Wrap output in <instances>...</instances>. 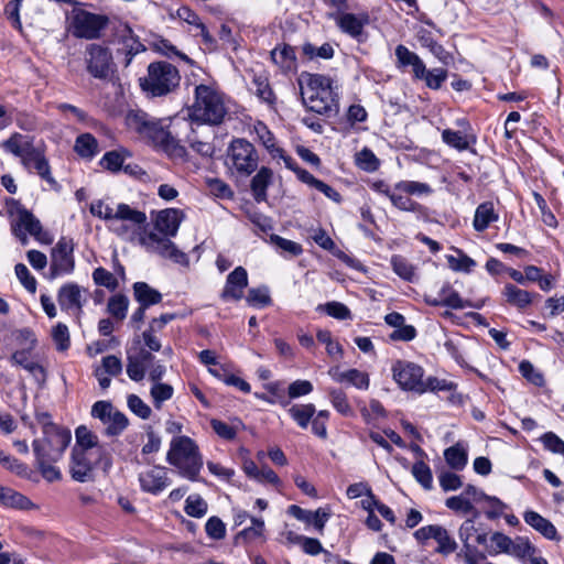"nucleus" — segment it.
<instances>
[{
  "label": "nucleus",
  "instance_id": "28",
  "mask_svg": "<svg viewBox=\"0 0 564 564\" xmlns=\"http://www.w3.org/2000/svg\"><path fill=\"white\" fill-rule=\"evenodd\" d=\"M502 295L505 296L508 304L516 306L519 310H525L532 304L535 297L540 296L536 293H531L529 291L519 289L512 283H507L505 285Z\"/></svg>",
  "mask_w": 564,
  "mask_h": 564
},
{
  "label": "nucleus",
  "instance_id": "32",
  "mask_svg": "<svg viewBox=\"0 0 564 564\" xmlns=\"http://www.w3.org/2000/svg\"><path fill=\"white\" fill-rule=\"evenodd\" d=\"M498 218L499 216L495 212L494 203L484 202L479 204L475 210L473 227L476 231L482 232L489 227L491 223L497 221Z\"/></svg>",
  "mask_w": 564,
  "mask_h": 564
},
{
  "label": "nucleus",
  "instance_id": "14",
  "mask_svg": "<svg viewBox=\"0 0 564 564\" xmlns=\"http://www.w3.org/2000/svg\"><path fill=\"white\" fill-rule=\"evenodd\" d=\"M326 94L314 93L303 100L308 110L326 117L336 116L339 112L338 87L327 89Z\"/></svg>",
  "mask_w": 564,
  "mask_h": 564
},
{
  "label": "nucleus",
  "instance_id": "4",
  "mask_svg": "<svg viewBox=\"0 0 564 564\" xmlns=\"http://www.w3.org/2000/svg\"><path fill=\"white\" fill-rule=\"evenodd\" d=\"M226 115V108L220 95L210 86L200 84L195 88V101L189 117L193 121L208 124H219Z\"/></svg>",
  "mask_w": 564,
  "mask_h": 564
},
{
  "label": "nucleus",
  "instance_id": "43",
  "mask_svg": "<svg viewBox=\"0 0 564 564\" xmlns=\"http://www.w3.org/2000/svg\"><path fill=\"white\" fill-rule=\"evenodd\" d=\"M391 265L395 274L401 279L412 282L415 278L414 265L403 256L394 254L391 258Z\"/></svg>",
  "mask_w": 564,
  "mask_h": 564
},
{
  "label": "nucleus",
  "instance_id": "23",
  "mask_svg": "<svg viewBox=\"0 0 564 564\" xmlns=\"http://www.w3.org/2000/svg\"><path fill=\"white\" fill-rule=\"evenodd\" d=\"M288 513L293 516L295 519L303 521L307 524H313L314 528L322 533L327 520L329 519V512H326L322 508L316 511L305 510L296 505H291L288 509Z\"/></svg>",
  "mask_w": 564,
  "mask_h": 564
},
{
  "label": "nucleus",
  "instance_id": "24",
  "mask_svg": "<svg viewBox=\"0 0 564 564\" xmlns=\"http://www.w3.org/2000/svg\"><path fill=\"white\" fill-rule=\"evenodd\" d=\"M425 303L435 307L446 306L453 310H463L465 307H474L479 310L484 306V301L471 303L470 301L463 300L457 291H449V294L446 297L427 294L425 295Z\"/></svg>",
  "mask_w": 564,
  "mask_h": 564
},
{
  "label": "nucleus",
  "instance_id": "42",
  "mask_svg": "<svg viewBox=\"0 0 564 564\" xmlns=\"http://www.w3.org/2000/svg\"><path fill=\"white\" fill-rule=\"evenodd\" d=\"M130 155V152L124 149L112 150L104 154L100 165L110 172H119L122 169L124 159Z\"/></svg>",
  "mask_w": 564,
  "mask_h": 564
},
{
  "label": "nucleus",
  "instance_id": "21",
  "mask_svg": "<svg viewBox=\"0 0 564 564\" xmlns=\"http://www.w3.org/2000/svg\"><path fill=\"white\" fill-rule=\"evenodd\" d=\"M57 302L63 311L82 312L85 299H83L80 286L74 282L65 283L58 290Z\"/></svg>",
  "mask_w": 564,
  "mask_h": 564
},
{
  "label": "nucleus",
  "instance_id": "51",
  "mask_svg": "<svg viewBox=\"0 0 564 564\" xmlns=\"http://www.w3.org/2000/svg\"><path fill=\"white\" fill-rule=\"evenodd\" d=\"M59 459H51L45 457L43 459H35L39 471L48 482H53L62 478L61 470L54 466V464Z\"/></svg>",
  "mask_w": 564,
  "mask_h": 564
},
{
  "label": "nucleus",
  "instance_id": "47",
  "mask_svg": "<svg viewBox=\"0 0 564 564\" xmlns=\"http://www.w3.org/2000/svg\"><path fill=\"white\" fill-rule=\"evenodd\" d=\"M454 250L458 257L446 256L449 268L454 271H463L469 273L476 267V261L464 253L460 249L454 248Z\"/></svg>",
  "mask_w": 564,
  "mask_h": 564
},
{
  "label": "nucleus",
  "instance_id": "57",
  "mask_svg": "<svg viewBox=\"0 0 564 564\" xmlns=\"http://www.w3.org/2000/svg\"><path fill=\"white\" fill-rule=\"evenodd\" d=\"M412 474L417 482L425 489L432 488L433 476L431 468L423 460H419L412 466Z\"/></svg>",
  "mask_w": 564,
  "mask_h": 564
},
{
  "label": "nucleus",
  "instance_id": "63",
  "mask_svg": "<svg viewBox=\"0 0 564 564\" xmlns=\"http://www.w3.org/2000/svg\"><path fill=\"white\" fill-rule=\"evenodd\" d=\"M446 79L447 69L442 67L427 69L425 77L423 78L426 87L433 90L440 89Z\"/></svg>",
  "mask_w": 564,
  "mask_h": 564
},
{
  "label": "nucleus",
  "instance_id": "61",
  "mask_svg": "<svg viewBox=\"0 0 564 564\" xmlns=\"http://www.w3.org/2000/svg\"><path fill=\"white\" fill-rule=\"evenodd\" d=\"M434 540L438 543L436 552L443 555H448L457 549V543L449 536L447 530L443 527L440 528V534L436 533Z\"/></svg>",
  "mask_w": 564,
  "mask_h": 564
},
{
  "label": "nucleus",
  "instance_id": "31",
  "mask_svg": "<svg viewBox=\"0 0 564 564\" xmlns=\"http://www.w3.org/2000/svg\"><path fill=\"white\" fill-rule=\"evenodd\" d=\"M29 354L26 349L17 350L11 356V362L23 367L37 383L42 384L46 380V371L40 364L29 360Z\"/></svg>",
  "mask_w": 564,
  "mask_h": 564
},
{
  "label": "nucleus",
  "instance_id": "15",
  "mask_svg": "<svg viewBox=\"0 0 564 564\" xmlns=\"http://www.w3.org/2000/svg\"><path fill=\"white\" fill-rule=\"evenodd\" d=\"M329 18L335 21L336 25L343 33L351 36L352 39H359L364 33L365 26L370 22L368 12H361L358 14L336 12L330 13Z\"/></svg>",
  "mask_w": 564,
  "mask_h": 564
},
{
  "label": "nucleus",
  "instance_id": "5",
  "mask_svg": "<svg viewBox=\"0 0 564 564\" xmlns=\"http://www.w3.org/2000/svg\"><path fill=\"white\" fill-rule=\"evenodd\" d=\"M109 22V18L105 14L83 9L74 10L70 23L72 34L76 39L98 40Z\"/></svg>",
  "mask_w": 564,
  "mask_h": 564
},
{
  "label": "nucleus",
  "instance_id": "22",
  "mask_svg": "<svg viewBox=\"0 0 564 564\" xmlns=\"http://www.w3.org/2000/svg\"><path fill=\"white\" fill-rule=\"evenodd\" d=\"M112 30L118 41L127 47V55L129 56L127 64H129L137 53L144 50V46L139 41L138 36L134 35L128 23L118 21L116 24H113Z\"/></svg>",
  "mask_w": 564,
  "mask_h": 564
},
{
  "label": "nucleus",
  "instance_id": "3",
  "mask_svg": "<svg viewBox=\"0 0 564 564\" xmlns=\"http://www.w3.org/2000/svg\"><path fill=\"white\" fill-rule=\"evenodd\" d=\"M180 80V72L174 65L159 61L149 64L147 76L140 78V87L150 97H162L174 91Z\"/></svg>",
  "mask_w": 564,
  "mask_h": 564
},
{
  "label": "nucleus",
  "instance_id": "41",
  "mask_svg": "<svg viewBox=\"0 0 564 564\" xmlns=\"http://www.w3.org/2000/svg\"><path fill=\"white\" fill-rule=\"evenodd\" d=\"M290 416L302 429H306L316 413L315 405L308 404H294L288 410Z\"/></svg>",
  "mask_w": 564,
  "mask_h": 564
},
{
  "label": "nucleus",
  "instance_id": "62",
  "mask_svg": "<svg viewBox=\"0 0 564 564\" xmlns=\"http://www.w3.org/2000/svg\"><path fill=\"white\" fill-rule=\"evenodd\" d=\"M93 280L95 284L105 286L110 291H115L118 288V281L116 276L102 267L94 270Z\"/></svg>",
  "mask_w": 564,
  "mask_h": 564
},
{
  "label": "nucleus",
  "instance_id": "40",
  "mask_svg": "<svg viewBox=\"0 0 564 564\" xmlns=\"http://www.w3.org/2000/svg\"><path fill=\"white\" fill-rule=\"evenodd\" d=\"M74 149L86 159H93L98 153V142L91 133H83L76 138Z\"/></svg>",
  "mask_w": 564,
  "mask_h": 564
},
{
  "label": "nucleus",
  "instance_id": "45",
  "mask_svg": "<svg viewBox=\"0 0 564 564\" xmlns=\"http://www.w3.org/2000/svg\"><path fill=\"white\" fill-rule=\"evenodd\" d=\"M251 527L245 528L239 531L235 536V542L238 544L241 540L243 542L252 541L260 538L264 531V521L261 518L251 517Z\"/></svg>",
  "mask_w": 564,
  "mask_h": 564
},
{
  "label": "nucleus",
  "instance_id": "13",
  "mask_svg": "<svg viewBox=\"0 0 564 564\" xmlns=\"http://www.w3.org/2000/svg\"><path fill=\"white\" fill-rule=\"evenodd\" d=\"M101 465L105 469V459L100 462L98 455L83 449H72L69 474L75 481L88 482L94 479V467Z\"/></svg>",
  "mask_w": 564,
  "mask_h": 564
},
{
  "label": "nucleus",
  "instance_id": "6",
  "mask_svg": "<svg viewBox=\"0 0 564 564\" xmlns=\"http://www.w3.org/2000/svg\"><path fill=\"white\" fill-rule=\"evenodd\" d=\"M170 236H160L153 231L142 230L139 232V243L148 252L156 253L162 258L170 259L177 264L187 265V254L181 251L174 242L169 239Z\"/></svg>",
  "mask_w": 564,
  "mask_h": 564
},
{
  "label": "nucleus",
  "instance_id": "33",
  "mask_svg": "<svg viewBox=\"0 0 564 564\" xmlns=\"http://www.w3.org/2000/svg\"><path fill=\"white\" fill-rule=\"evenodd\" d=\"M524 521L540 532L543 536L549 540H555L557 535L556 528L553 525L551 521L542 517L540 513L535 511H525L524 512Z\"/></svg>",
  "mask_w": 564,
  "mask_h": 564
},
{
  "label": "nucleus",
  "instance_id": "10",
  "mask_svg": "<svg viewBox=\"0 0 564 564\" xmlns=\"http://www.w3.org/2000/svg\"><path fill=\"white\" fill-rule=\"evenodd\" d=\"M91 416L101 421L106 425L105 434L107 436L120 435L129 425V420L124 413L117 410L109 401H97L91 406Z\"/></svg>",
  "mask_w": 564,
  "mask_h": 564
},
{
  "label": "nucleus",
  "instance_id": "64",
  "mask_svg": "<svg viewBox=\"0 0 564 564\" xmlns=\"http://www.w3.org/2000/svg\"><path fill=\"white\" fill-rule=\"evenodd\" d=\"M545 449L554 453L564 455V441L560 438L554 432H546L541 437Z\"/></svg>",
  "mask_w": 564,
  "mask_h": 564
},
{
  "label": "nucleus",
  "instance_id": "53",
  "mask_svg": "<svg viewBox=\"0 0 564 564\" xmlns=\"http://www.w3.org/2000/svg\"><path fill=\"white\" fill-rule=\"evenodd\" d=\"M316 310L325 312L327 315L339 321H345L351 317L350 310L345 304L336 301L319 304Z\"/></svg>",
  "mask_w": 564,
  "mask_h": 564
},
{
  "label": "nucleus",
  "instance_id": "29",
  "mask_svg": "<svg viewBox=\"0 0 564 564\" xmlns=\"http://www.w3.org/2000/svg\"><path fill=\"white\" fill-rule=\"evenodd\" d=\"M12 226H19V228L35 239L42 240L43 228L41 221L24 207L18 208L17 219L12 223Z\"/></svg>",
  "mask_w": 564,
  "mask_h": 564
},
{
  "label": "nucleus",
  "instance_id": "54",
  "mask_svg": "<svg viewBox=\"0 0 564 564\" xmlns=\"http://www.w3.org/2000/svg\"><path fill=\"white\" fill-rule=\"evenodd\" d=\"M419 41L422 44V46L430 50V52L437 57L438 59L443 61L445 58L446 51L442 44L436 42L432 35V33L427 30H421L419 32Z\"/></svg>",
  "mask_w": 564,
  "mask_h": 564
},
{
  "label": "nucleus",
  "instance_id": "38",
  "mask_svg": "<svg viewBox=\"0 0 564 564\" xmlns=\"http://www.w3.org/2000/svg\"><path fill=\"white\" fill-rule=\"evenodd\" d=\"M0 503L4 507L19 510H30L34 506L26 496L7 487L1 497Z\"/></svg>",
  "mask_w": 564,
  "mask_h": 564
},
{
  "label": "nucleus",
  "instance_id": "8",
  "mask_svg": "<svg viewBox=\"0 0 564 564\" xmlns=\"http://www.w3.org/2000/svg\"><path fill=\"white\" fill-rule=\"evenodd\" d=\"M391 371L393 380L402 390L424 393V369L421 366L412 361L398 359L393 362Z\"/></svg>",
  "mask_w": 564,
  "mask_h": 564
},
{
  "label": "nucleus",
  "instance_id": "59",
  "mask_svg": "<svg viewBox=\"0 0 564 564\" xmlns=\"http://www.w3.org/2000/svg\"><path fill=\"white\" fill-rule=\"evenodd\" d=\"M442 140L449 147L463 151L469 147L465 135L460 131L445 129L442 132Z\"/></svg>",
  "mask_w": 564,
  "mask_h": 564
},
{
  "label": "nucleus",
  "instance_id": "12",
  "mask_svg": "<svg viewBox=\"0 0 564 564\" xmlns=\"http://www.w3.org/2000/svg\"><path fill=\"white\" fill-rule=\"evenodd\" d=\"M228 158L240 174L250 175L258 166V154L246 139H235L228 149Z\"/></svg>",
  "mask_w": 564,
  "mask_h": 564
},
{
  "label": "nucleus",
  "instance_id": "34",
  "mask_svg": "<svg viewBox=\"0 0 564 564\" xmlns=\"http://www.w3.org/2000/svg\"><path fill=\"white\" fill-rule=\"evenodd\" d=\"M272 171L262 166L251 180V191L257 203L267 200V188L271 183Z\"/></svg>",
  "mask_w": 564,
  "mask_h": 564
},
{
  "label": "nucleus",
  "instance_id": "50",
  "mask_svg": "<svg viewBox=\"0 0 564 564\" xmlns=\"http://www.w3.org/2000/svg\"><path fill=\"white\" fill-rule=\"evenodd\" d=\"M173 393L174 389L171 384L154 382L150 390L154 408L160 410L162 408L163 402L170 400L173 397Z\"/></svg>",
  "mask_w": 564,
  "mask_h": 564
},
{
  "label": "nucleus",
  "instance_id": "48",
  "mask_svg": "<svg viewBox=\"0 0 564 564\" xmlns=\"http://www.w3.org/2000/svg\"><path fill=\"white\" fill-rule=\"evenodd\" d=\"M208 510L207 502L199 495H191L185 500L184 511L193 518H203Z\"/></svg>",
  "mask_w": 564,
  "mask_h": 564
},
{
  "label": "nucleus",
  "instance_id": "35",
  "mask_svg": "<svg viewBox=\"0 0 564 564\" xmlns=\"http://www.w3.org/2000/svg\"><path fill=\"white\" fill-rule=\"evenodd\" d=\"M132 288L135 301L142 306L150 307L162 301V294L145 282H135Z\"/></svg>",
  "mask_w": 564,
  "mask_h": 564
},
{
  "label": "nucleus",
  "instance_id": "52",
  "mask_svg": "<svg viewBox=\"0 0 564 564\" xmlns=\"http://www.w3.org/2000/svg\"><path fill=\"white\" fill-rule=\"evenodd\" d=\"M129 300L123 294H116L108 301L107 310L117 319L122 321L127 316Z\"/></svg>",
  "mask_w": 564,
  "mask_h": 564
},
{
  "label": "nucleus",
  "instance_id": "36",
  "mask_svg": "<svg viewBox=\"0 0 564 564\" xmlns=\"http://www.w3.org/2000/svg\"><path fill=\"white\" fill-rule=\"evenodd\" d=\"M271 59L283 70H291L295 67V50L288 44L278 46L271 51Z\"/></svg>",
  "mask_w": 564,
  "mask_h": 564
},
{
  "label": "nucleus",
  "instance_id": "18",
  "mask_svg": "<svg viewBox=\"0 0 564 564\" xmlns=\"http://www.w3.org/2000/svg\"><path fill=\"white\" fill-rule=\"evenodd\" d=\"M155 360L154 355L145 348H139L127 351V375L133 381H141L145 376V370Z\"/></svg>",
  "mask_w": 564,
  "mask_h": 564
},
{
  "label": "nucleus",
  "instance_id": "1",
  "mask_svg": "<svg viewBox=\"0 0 564 564\" xmlns=\"http://www.w3.org/2000/svg\"><path fill=\"white\" fill-rule=\"evenodd\" d=\"M126 123L130 129L149 139L155 148L162 150L171 159L186 156L187 151L182 143H186L191 148L195 141L210 135L209 131L202 129L205 122L188 121L183 118L172 122L171 129H165L160 120L150 118L147 112L141 110L129 111L126 116Z\"/></svg>",
  "mask_w": 564,
  "mask_h": 564
},
{
  "label": "nucleus",
  "instance_id": "11",
  "mask_svg": "<svg viewBox=\"0 0 564 564\" xmlns=\"http://www.w3.org/2000/svg\"><path fill=\"white\" fill-rule=\"evenodd\" d=\"M85 63L87 72L98 79H106L113 66L111 51L104 45L90 43L85 48Z\"/></svg>",
  "mask_w": 564,
  "mask_h": 564
},
{
  "label": "nucleus",
  "instance_id": "9",
  "mask_svg": "<svg viewBox=\"0 0 564 564\" xmlns=\"http://www.w3.org/2000/svg\"><path fill=\"white\" fill-rule=\"evenodd\" d=\"M74 241L72 238L61 237L51 250L48 279L70 274L75 269Z\"/></svg>",
  "mask_w": 564,
  "mask_h": 564
},
{
  "label": "nucleus",
  "instance_id": "37",
  "mask_svg": "<svg viewBox=\"0 0 564 564\" xmlns=\"http://www.w3.org/2000/svg\"><path fill=\"white\" fill-rule=\"evenodd\" d=\"M251 90L261 100L272 106L275 104V95L270 86L269 78L264 74H256L252 78Z\"/></svg>",
  "mask_w": 564,
  "mask_h": 564
},
{
  "label": "nucleus",
  "instance_id": "55",
  "mask_svg": "<svg viewBox=\"0 0 564 564\" xmlns=\"http://www.w3.org/2000/svg\"><path fill=\"white\" fill-rule=\"evenodd\" d=\"M329 399L333 406L344 416H352L354 411L348 402L347 395L343 390L333 389L329 391Z\"/></svg>",
  "mask_w": 564,
  "mask_h": 564
},
{
  "label": "nucleus",
  "instance_id": "56",
  "mask_svg": "<svg viewBox=\"0 0 564 564\" xmlns=\"http://www.w3.org/2000/svg\"><path fill=\"white\" fill-rule=\"evenodd\" d=\"M247 303L253 307H265L272 302L268 288H253L248 291Z\"/></svg>",
  "mask_w": 564,
  "mask_h": 564
},
{
  "label": "nucleus",
  "instance_id": "25",
  "mask_svg": "<svg viewBox=\"0 0 564 564\" xmlns=\"http://www.w3.org/2000/svg\"><path fill=\"white\" fill-rule=\"evenodd\" d=\"M328 373L335 381L340 383L347 382L360 390H367L370 384L368 373L358 369L340 371L338 367H335L329 369Z\"/></svg>",
  "mask_w": 564,
  "mask_h": 564
},
{
  "label": "nucleus",
  "instance_id": "39",
  "mask_svg": "<svg viewBox=\"0 0 564 564\" xmlns=\"http://www.w3.org/2000/svg\"><path fill=\"white\" fill-rule=\"evenodd\" d=\"M444 458L447 465L455 470L464 469L468 460L467 452L459 443L446 448Z\"/></svg>",
  "mask_w": 564,
  "mask_h": 564
},
{
  "label": "nucleus",
  "instance_id": "46",
  "mask_svg": "<svg viewBox=\"0 0 564 564\" xmlns=\"http://www.w3.org/2000/svg\"><path fill=\"white\" fill-rule=\"evenodd\" d=\"M356 165L365 172L372 173L380 167V160L369 148H364L356 154Z\"/></svg>",
  "mask_w": 564,
  "mask_h": 564
},
{
  "label": "nucleus",
  "instance_id": "19",
  "mask_svg": "<svg viewBox=\"0 0 564 564\" xmlns=\"http://www.w3.org/2000/svg\"><path fill=\"white\" fill-rule=\"evenodd\" d=\"M248 286V273L243 267H237L226 279V284L220 293V299L227 301H240L243 297V291Z\"/></svg>",
  "mask_w": 564,
  "mask_h": 564
},
{
  "label": "nucleus",
  "instance_id": "27",
  "mask_svg": "<svg viewBox=\"0 0 564 564\" xmlns=\"http://www.w3.org/2000/svg\"><path fill=\"white\" fill-rule=\"evenodd\" d=\"M181 224V213L175 208L161 210L155 219V229L164 236L174 237Z\"/></svg>",
  "mask_w": 564,
  "mask_h": 564
},
{
  "label": "nucleus",
  "instance_id": "20",
  "mask_svg": "<svg viewBox=\"0 0 564 564\" xmlns=\"http://www.w3.org/2000/svg\"><path fill=\"white\" fill-rule=\"evenodd\" d=\"M21 164L26 170H34L39 176L51 185H56L55 178L52 176L50 163L42 148L35 147L21 159Z\"/></svg>",
  "mask_w": 564,
  "mask_h": 564
},
{
  "label": "nucleus",
  "instance_id": "30",
  "mask_svg": "<svg viewBox=\"0 0 564 564\" xmlns=\"http://www.w3.org/2000/svg\"><path fill=\"white\" fill-rule=\"evenodd\" d=\"M301 84L302 99L306 100V96L316 93L326 94L327 89L336 88L338 85L333 78L322 74H307L306 87L304 88Z\"/></svg>",
  "mask_w": 564,
  "mask_h": 564
},
{
  "label": "nucleus",
  "instance_id": "16",
  "mask_svg": "<svg viewBox=\"0 0 564 564\" xmlns=\"http://www.w3.org/2000/svg\"><path fill=\"white\" fill-rule=\"evenodd\" d=\"M76 445L73 449H83L98 455V459H105V470L111 467V457L102 445H99L98 436L86 425H79L75 430Z\"/></svg>",
  "mask_w": 564,
  "mask_h": 564
},
{
  "label": "nucleus",
  "instance_id": "49",
  "mask_svg": "<svg viewBox=\"0 0 564 564\" xmlns=\"http://www.w3.org/2000/svg\"><path fill=\"white\" fill-rule=\"evenodd\" d=\"M270 242L280 249L284 256L289 254L291 257H297L303 252V248L300 243L285 239L275 234L270 236Z\"/></svg>",
  "mask_w": 564,
  "mask_h": 564
},
{
  "label": "nucleus",
  "instance_id": "17",
  "mask_svg": "<svg viewBox=\"0 0 564 564\" xmlns=\"http://www.w3.org/2000/svg\"><path fill=\"white\" fill-rule=\"evenodd\" d=\"M139 482L142 491L156 496L170 486L171 479L167 476V468L153 466L139 474Z\"/></svg>",
  "mask_w": 564,
  "mask_h": 564
},
{
  "label": "nucleus",
  "instance_id": "7",
  "mask_svg": "<svg viewBox=\"0 0 564 564\" xmlns=\"http://www.w3.org/2000/svg\"><path fill=\"white\" fill-rule=\"evenodd\" d=\"M70 440L72 434L68 429L44 433L42 437L32 442L35 459H43L44 457L61 459Z\"/></svg>",
  "mask_w": 564,
  "mask_h": 564
},
{
  "label": "nucleus",
  "instance_id": "26",
  "mask_svg": "<svg viewBox=\"0 0 564 564\" xmlns=\"http://www.w3.org/2000/svg\"><path fill=\"white\" fill-rule=\"evenodd\" d=\"M1 147L6 152L21 160L34 148V143L32 137L13 132L1 143Z\"/></svg>",
  "mask_w": 564,
  "mask_h": 564
},
{
  "label": "nucleus",
  "instance_id": "2",
  "mask_svg": "<svg viewBox=\"0 0 564 564\" xmlns=\"http://www.w3.org/2000/svg\"><path fill=\"white\" fill-rule=\"evenodd\" d=\"M166 460L178 469L181 476L189 480L197 479L203 466L198 447L188 436H177L172 440Z\"/></svg>",
  "mask_w": 564,
  "mask_h": 564
},
{
  "label": "nucleus",
  "instance_id": "58",
  "mask_svg": "<svg viewBox=\"0 0 564 564\" xmlns=\"http://www.w3.org/2000/svg\"><path fill=\"white\" fill-rule=\"evenodd\" d=\"M334 47L329 43H324L322 46L317 47L312 43H306L303 45V54L308 58L319 57L323 59H330L334 56Z\"/></svg>",
  "mask_w": 564,
  "mask_h": 564
},
{
  "label": "nucleus",
  "instance_id": "60",
  "mask_svg": "<svg viewBox=\"0 0 564 564\" xmlns=\"http://www.w3.org/2000/svg\"><path fill=\"white\" fill-rule=\"evenodd\" d=\"M52 338L59 351H65L70 346L68 327L63 323H57L52 329Z\"/></svg>",
  "mask_w": 564,
  "mask_h": 564
},
{
  "label": "nucleus",
  "instance_id": "44",
  "mask_svg": "<svg viewBox=\"0 0 564 564\" xmlns=\"http://www.w3.org/2000/svg\"><path fill=\"white\" fill-rule=\"evenodd\" d=\"M127 220L134 225L142 226L147 223V215L143 212L131 208L128 204H119L115 212V218Z\"/></svg>",
  "mask_w": 564,
  "mask_h": 564
}]
</instances>
